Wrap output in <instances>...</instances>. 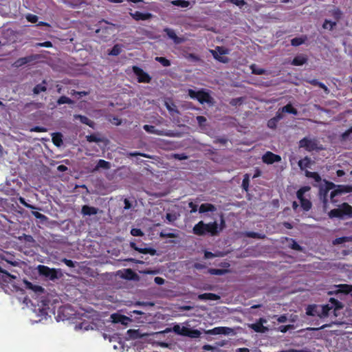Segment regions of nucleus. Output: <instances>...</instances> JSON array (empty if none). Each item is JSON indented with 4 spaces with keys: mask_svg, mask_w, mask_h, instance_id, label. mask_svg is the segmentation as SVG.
Instances as JSON below:
<instances>
[{
    "mask_svg": "<svg viewBox=\"0 0 352 352\" xmlns=\"http://www.w3.org/2000/svg\"><path fill=\"white\" fill-rule=\"evenodd\" d=\"M221 228H219L217 221L205 223L203 221H199L192 228V232L197 236H204L209 234L211 236H216Z\"/></svg>",
    "mask_w": 352,
    "mask_h": 352,
    "instance_id": "obj_1",
    "label": "nucleus"
},
{
    "mask_svg": "<svg viewBox=\"0 0 352 352\" xmlns=\"http://www.w3.org/2000/svg\"><path fill=\"white\" fill-rule=\"evenodd\" d=\"M328 216L330 219L352 218V206L348 203L344 202L340 204L337 208L330 210Z\"/></svg>",
    "mask_w": 352,
    "mask_h": 352,
    "instance_id": "obj_2",
    "label": "nucleus"
},
{
    "mask_svg": "<svg viewBox=\"0 0 352 352\" xmlns=\"http://www.w3.org/2000/svg\"><path fill=\"white\" fill-rule=\"evenodd\" d=\"M116 25L109 23L107 21L102 19L98 23V28L96 30V33L104 41H107L113 34Z\"/></svg>",
    "mask_w": 352,
    "mask_h": 352,
    "instance_id": "obj_3",
    "label": "nucleus"
},
{
    "mask_svg": "<svg viewBox=\"0 0 352 352\" xmlns=\"http://www.w3.org/2000/svg\"><path fill=\"white\" fill-rule=\"evenodd\" d=\"M299 147L305 148L308 152L321 151L322 145L320 144L317 139L305 137L299 141Z\"/></svg>",
    "mask_w": 352,
    "mask_h": 352,
    "instance_id": "obj_4",
    "label": "nucleus"
},
{
    "mask_svg": "<svg viewBox=\"0 0 352 352\" xmlns=\"http://www.w3.org/2000/svg\"><path fill=\"white\" fill-rule=\"evenodd\" d=\"M188 95L190 98L198 100L201 104L210 103L212 100L209 93L205 91L204 89L196 91L192 89H188Z\"/></svg>",
    "mask_w": 352,
    "mask_h": 352,
    "instance_id": "obj_5",
    "label": "nucleus"
},
{
    "mask_svg": "<svg viewBox=\"0 0 352 352\" xmlns=\"http://www.w3.org/2000/svg\"><path fill=\"white\" fill-rule=\"evenodd\" d=\"M39 275L44 276L51 280H54L60 277L61 274H58L60 270L50 268L46 265H39L37 267Z\"/></svg>",
    "mask_w": 352,
    "mask_h": 352,
    "instance_id": "obj_6",
    "label": "nucleus"
},
{
    "mask_svg": "<svg viewBox=\"0 0 352 352\" xmlns=\"http://www.w3.org/2000/svg\"><path fill=\"white\" fill-rule=\"evenodd\" d=\"M331 305L327 304L321 307V310L318 314V316L320 318L327 317L329 314V311L334 309V310H338L342 308V304L341 302L334 298H331L329 300Z\"/></svg>",
    "mask_w": 352,
    "mask_h": 352,
    "instance_id": "obj_7",
    "label": "nucleus"
},
{
    "mask_svg": "<svg viewBox=\"0 0 352 352\" xmlns=\"http://www.w3.org/2000/svg\"><path fill=\"white\" fill-rule=\"evenodd\" d=\"M132 70L138 77V82L149 83L151 81V76L138 66H133Z\"/></svg>",
    "mask_w": 352,
    "mask_h": 352,
    "instance_id": "obj_8",
    "label": "nucleus"
},
{
    "mask_svg": "<svg viewBox=\"0 0 352 352\" xmlns=\"http://www.w3.org/2000/svg\"><path fill=\"white\" fill-rule=\"evenodd\" d=\"M0 284L3 285H8L9 283L12 284L14 282V280L16 279V276L11 275L7 271L2 269L0 266Z\"/></svg>",
    "mask_w": 352,
    "mask_h": 352,
    "instance_id": "obj_9",
    "label": "nucleus"
},
{
    "mask_svg": "<svg viewBox=\"0 0 352 352\" xmlns=\"http://www.w3.org/2000/svg\"><path fill=\"white\" fill-rule=\"evenodd\" d=\"M211 53L213 57L221 63H228V58L227 57H223L221 55L226 54L227 51L223 47H217L215 50H211Z\"/></svg>",
    "mask_w": 352,
    "mask_h": 352,
    "instance_id": "obj_10",
    "label": "nucleus"
},
{
    "mask_svg": "<svg viewBox=\"0 0 352 352\" xmlns=\"http://www.w3.org/2000/svg\"><path fill=\"white\" fill-rule=\"evenodd\" d=\"M262 160L267 164H272L281 160L280 155L273 153L271 151L266 152L262 157Z\"/></svg>",
    "mask_w": 352,
    "mask_h": 352,
    "instance_id": "obj_11",
    "label": "nucleus"
},
{
    "mask_svg": "<svg viewBox=\"0 0 352 352\" xmlns=\"http://www.w3.org/2000/svg\"><path fill=\"white\" fill-rule=\"evenodd\" d=\"M232 331V329L226 327H218L210 329L207 331L208 334L210 335H228Z\"/></svg>",
    "mask_w": 352,
    "mask_h": 352,
    "instance_id": "obj_12",
    "label": "nucleus"
},
{
    "mask_svg": "<svg viewBox=\"0 0 352 352\" xmlns=\"http://www.w3.org/2000/svg\"><path fill=\"white\" fill-rule=\"evenodd\" d=\"M336 188L331 192L330 197L332 202L334 201L333 198L337 195L342 194L343 192H351L350 187L348 186L344 185H338L336 186Z\"/></svg>",
    "mask_w": 352,
    "mask_h": 352,
    "instance_id": "obj_13",
    "label": "nucleus"
},
{
    "mask_svg": "<svg viewBox=\"0 0 352 352\" xmlns=\"http://www.w3.org/2000/svg\"><path fill=\"white\" fill-rule=\"evenodd\" d=\"M130 14L135 21H146L153 17V14L149 12L143 13L139 11H135L133 13L131 12Z\"/></svg>",
    "mask_w": 352,
    "mask_h": 352,
    "instance_id": "obj_14",
    "label": "nucleus"
},
{
    "mask_svg": "<svg viewBox=\"0 0 352 352\" xmlns=\"http://www.w3.org/2000/svg\"><path fill=\"white\" fill-rule=\"evenodd\" d=\"M143 129L148 133L155 134L158 135L170 136L169 133L165 132L164 130L156 129L153 125L145 124Z\"/></svg>",
    "mask_w": 352,
    "mask_h": 352,
    "instance_id": "obj_15",
    "label": "nucleus"
},
{
    "mask_svg": "<svg viewBox=\"0 0 352 352\" xmlns=\"http://www.w3.org/2000/svg\"><path fill=\"white\" fill-rule=\"evenodd\" d=\"M98 211H99L98 208L94 207V206H90L88 205H84V206H82V207L81 208V214L83 216L95 215L98 213Z\"/></svg>",
    "mask_w": 352,
    "mask_h": 352,
    "instance_id": "obj_16",
    "label": "nucleus"
},
{
    "mask_svg": "<svg viewBox=\"0 0 352 352\" xmlns=\"http://www.w3.org/2000/svg\"><path fill=\"white\" fill-rule=\"evenodd\" d=\"M111 318L114 323H120L122 324H126L128 321L130 320L129 317L119 314H113Z\"/></svg>",
    "mask_w": 352,
    "mask_h": 352,
    "instance_id": "obj_17",
    "label": "nucleus"
},
{
    "mask_svg": "<svg viewBox=\"0 0 352 352\" xmlns=\"http://www.w3.org/2000/svg\"><path fill=\"white\" fill-rule=\"evenodd\" d=\"M130 246L133 250L138 251L140 253H142V254H150L151 255H155V254L156 252L155 250L151 248H138L136 245L135 243H134V242H131Z\"/></svg>",
    "mask_w": 352,
    "mask_h": 352,
    "instance_id": "obj_18",
    "label": "nucleus"
},
{
    "mask_svg": "<svg viewBox=\"0 0 352 352\" xmlns=\"http://www.w3.org/2000/svg\"><path fill=\"white\" fill-rule=\"evenodd\" d=\"M197 298L200 300H218L220 296L213 293H204L199 294Z\"/></svg>",
    "mask_w": 352,
    "mask_h": 352,
    "instance_id": "obj_19",
    "label": "nucleus"
},
{
    "mask_svg": "<svg viewBox=\"0 0 352 352\" xmlns=\"http://www.w3.org/2000/svg\"><path fill=\"white\" fill-rule=\"evenodd\" d=\"M307 61V57L305 55L300 54L294 58L292 64L295 66H301Z\"/></svg>",
    "mask_w": 352,
    "mask_h": 352,
    "instance_id": "obj_20",
    "label": "nucleus"
},
{
    "mask_svg": "<svg viewBox=\"0 0 352 352\" xmlns=\"http://www.w3.org/2000/svg\"><path fill=\"white\" fill-rule=\"evenodd\" d=\"M33 60V56H29L18 58L13 64L16 67H21Z\"/></svg>",
    "mask_w": 352,
    "mask_h": 352,
    "instance_id": "obj_21",
    "label": "nucleus"
},
{
    "mask_svg": "<svg viewBox=\"0 0 352 352\" xmlns=\"http://www.w3.org/2000/svg\"><path fill=\"white\" fill-rule=\"evenodd\" d=\"M311 164V158L306 156L303 159L300 160L298 162V165L300 170H305L307 168H310Z\"/></svg>",
    "mask_w": 352,
    "mask_h": 352,
    "instance_id": "obj_22",
    "label": "nucleus"
},
{
    "mask_svg": "<svg viewBox=\"0 0 352 352\" xmlns=\"http://www.w3.org/2000/svg\"><path fill=\"white\" fill-rule=\"evenodd\" d=\"M52 140L53 144L58 147H60L63 144V135L61 133L56 132V133H52Z\"/></svg>",
    "mask_w": 352,
    "mask_h": 352,
    "instance_id": "obj_23",
    "label": "nucleus"
},
{
    "mask_svg": "<svg viewBox=\"0 0 352 352\" xmlns=\"http://www.w3.org/2000/svg\"><path fill=\"white\" fill-rule=\"evenodd\" d=\"M261 322L252 324L251 328L257 333H265L267 331V328L263 325V319H261Z\"/></svg>",
    "mask_w": 352,
    "mask_h": 352,
    "instance_id": "obj_24",
    "label": "nucleus"
},
{
    "mask_svg": "<svg viewBox=\"0 0 352 352\" xmlns=\"http://www.w3.org/2000/svg\"><path fill=\"white\" fill-rule=\"evenodd\" d=\"M75 120H79L82 124L88 125L90 127H93L94 122L89 120L87 116L82 115H74Z\"/></svg>",
    "mask_w": 352,
    "mask_h": 352,
    "instance_id": "obj_25",
    "label": "nucleus"
},
{
    "mask_svg": "<svg viewBox=\"0 0 352 352\" xmlns=\"http://www.w3.org/2000/svg\"><path fill=\"white\" fill-rule=\"evenodd\" d=\"M46 84H47V82L45 80H43L42 81V83L41 84H38L36 85L34 88H33V93L34 94H40L41 92H44L47 90V87H46Z\"/></svg>",
    "mask_w": 352,
    "mask_h": 352,
    "instance_id": "obj_26",
    "label": "nucleus"
},
{
    "mask_svg": "<svg viewBox=\"0 0 352 352\" xmlns=\"http://www.w3.org/2000/svg\"><path fill=\"white\" fill-rule=\"evenodd\" d=\"M214 206L211 204H202L199 208V212L200 213L212 212L214 210Z\"/></svg>",
    "mask_w": 352,
    "mask_h": 352,
    "instance_id": "obj_27",
    "label": "nucleus"
},
{
    "mask_svg": "<svg viewBox=\"0 0 352 352\" xmlns=\"http://www.w3.org/2000/svg\"><path fill=\"white\" fill-rule=\"evenodd\" d=\"M319 311H318L317 305H309L306 309V314L308 316H318V314H319Z\"/></svg>",
    "mask_w": 352,
    "mask_h": 352,
    "instance_id": "obj_28",
    "label": "nucleus"
},
{
    "mask_svg": "<svg viewBox=\"0 0 352 352\" xmlns=\"http://www.w3.org/2000/svg\"><path fill=\"white\" fill-rule=\"evenodd\" d=\"M110 167L111 164L109 162L104 160H99L94 170H98L99 168L109 169Z\"/></svg>",
    "mask_w": 352,
    "mask_h": 352,
    "instance_id": "obj_29",
    "label": "nucleus"
},
{
    "mask_svg": "<svg viewBox=\"0 0 352 352\" xmlns=\"http://www.w3.org/2000/svg\"><path fill=\"white\" fill-rule=\"evenodd\" d=\"M281 111L282 112H285V113H291V114H293L294 116H296L298 114V111L296 109H295L292 104L289 103V104H287L286 105H285L282 109H281Z\"/></svg>",
    "mask_w": 352,
    "mask_h": 352,
    "instance_id": "obj_30",
    "label": "nucleus"
},
{
    "mask_svg": "<svg viewBox=\"0 0 352 352\" xmlns=\"http://www.w3.org/2000/svg\"><path fill=\"white\" fill-rule=\"evenodd\" d=\"M311 189V188L308 186H302L301 187L298 191L296 192V197L299 199L300 201L301 200L305 199L304 195L306 192L309 191Z\"/></svg>",
    "mask_w": 352,
    "mask_h": 352,
    "instance_id": "obj_31",
    "label": "nucleus"
},
{
    "mask_svg": "<svg viewBox=\"0 0 352 352\" xmlns=\"http://www.w3.org/2000/svg\"><path fill=\"white\" fill-rule=\"evenodd\" d=\"M305 175L308 178H311L315 180L316 182H320L321 181V177L317 172H311L307 170H305Z\"/></svg>",
    "mask_w": 352,
    "mask_h": 352,
    "instance_id": "obj_32",
    "label": "nucleus"
},
{
    "mask_svg": "<svg viewBox=\"0 0 352 352\" xmlns=\"http://www.w3.org/2000/svg\"><path fill=\"white\" fill-rule=\"evenodd\" d=\"M339 291L340 293L349 294L352 293V285L342 284L339 285Z\"/></svg>",
    "mask_w": 352,
    "mask_h": 352,
    "instance_id": "obj_33",
    "label": "nucleus"
},
{
    "mask_svg": "<svg viewBox=\"0 0 352 352\" xmlns=\"http://www.w3.org/2000/svg\"><path fill=\"white\" fill-rule=\"evenodd\" d=\"M26 288L33 290L35 292H43L44 289L39 285H34L29 281H25Z\"/></svg>",
    "mask_w": 352,
    "mask_h": 352,
    "instance_id": "obj_34",
    "label": "nucleus"
},
{
    "mask_svg": "<svg viewBox=\"0 0 352 352\" xmlns=\"http://www.w3.org/2000/svg\"><path fill=\"white\" fill-rule=\"evenodd\" d=\"M340 140L342 142L352 140V126L340 135Z\"/></svg>",
    "mask_w": 352,
    "mask_h": 352,
    "instance_id": "obj_35",
    "label": "nucleus"
},
{
    "mask_svg": "<svg viewBox=\"0 0 352 352\" xmlns=\"http://www.w3.org/2000/svg\"><path fill=\"white\" fill-rule=\"evenodd\" d=\"M307 40V36L304 37H295L291 40V44L292 46H299L303 44Z\"/></svg>",
    "mask_w": 352,
    "mask_h": 352,
    "instance_id": "obj_36",
    "label": "nucleus"
},
{
    "mask_svg": "<svg viewBox=\"0 0 352 352\" xmlns=\"http://www.w3.org/2000/svg\"><path fill=\"white\" fill-rule=\"evenodd\" d=\"M164 31L166 32L168 37L173 39L176 43H179L181 42L180 39L173 30L166 28Z\"/></svg>",
    "mask_w": 352,
    "mask_h": 352,
    "instance_id": "obj_37",
    "label": "nucleus"
},
{
    "mask_svg": "<svg viewBox=\"0 0 352 352\" xmlns=\"http://www.w3.org/2000/svg\"><path fill=\"white\" fill-rule=\"evenodd\" d=\"M300 203L302 210L305 212L309 211L312 207V204H311V201L307 199L301 200V201H300Z\"/></svg>",
    "mask_w": 352,
    "mask_h": 352,
    "instance_id": "obj_38",
    "label": "nucleus"
},
{
    "mask_svg": "<svg viewBox=\"0 0 352 352\" xmlns=\"http://www.w3.org/2000/svg\"><path fill=\"white\" fill-rule=\"evenodd\" d=\"M324 182H325V186L324 188L321 187L320 188V194H322V191L329 192V190L336 188V185L333 182L326 181V180H324Z\"/></svg>",
    "mask_w": 352,
    "mask_h": 352,
    "instance_id": "obj_39",
    "label": "nucleus"
},
{
    "mask_svg": "<svg viewBox=\"0 0 352 352\" xmlns=\"http://www.w3.org/2000/svg\"><path fill=\"white\" fill-rule=\"evenodd\" d=\"M122 52V47L119 44H116L109 52L108 54L111 56H118Z\"/></svg>",
    "mask_w": 352,
    "mask_h": 352,
    "instance_id": "obj_40",
    "label": "nucleus"
},
{
    "mask_svg": "<svg viewBox=\"0 0 352 352\" xmlns=\"http://www.w3.org/2000/svg\"><path fill=\"white\" fill-rule=\"evenodd\" d=\"M228 272L227 270L224 269H216V268H210L208 270V273L211 275H223Z\"/></svg>",
    "mask_w": 352,
    "mask_h": 352,
    "instance_id": "obj_41",
    "label": "nucleus"
},
{
    "mask_svg": "<svg viewBox=\"0 0 352 352\" xmlns=\"http://www.w3.org/2000/svg\"><path fill=\"white\" fill-rule=\"evenodd\" d=\"M172 4L181 8H188L190 6V2L186 0H174Z\"/></svg>",
    "mask_w": 352,
    "mask_h": 352,
    "instance_id": "obj_42",
    "label": "nucleus"
},
{
    "mask_svg": "<svg viewBox=\"0 0 352 352\" xmlns=\"http://www.w3.org/2000/svg\"><path fill=\"white\" fill-rule=\"evenodd\" d=\"M74 103V101L70 99L69 98L65 96H60L58 100H57V104L60 105V104H73Z\"/></svg>",
    "mask_w": 352,
    "mask_h": 352,
    "instance_id": "obj_43",
    "label": "nucleus"
},
{
    "mask_svg": "<svg viewBox=\"0 0 352 352\" xmlns=\"http://www.w3.org/2000/svg\"><path fill=\"white\" fill-rule=\"evenodd\" d=\"M336 25V22H333L330 20L325 19L322 24V28L324 29H328L329 30H332Z\"/></svg>",
    "mask_w": 352,
    "mask_h": 352,
    "instance_id": "obj_44",
    "label": "nucleus"
},
{
    "mask_svg": "<svg viewBox=\"0 0 352 352\" xmlns=\"http://www.w3.org/2000/svg\"><path fill=\"white\" fill-rule=\"evenodd\" d=\"M155 60L162 64L164 67H168L170 65V61L165 57L157 56Z\"/></svg>",
    "mask_w": 352,
    "mask_h": 352,
    "instance_id": "obj_45",
    "label": "nucleus"
},
{
    "mask_svg": "<svg viewBox=\"0 0 352 352\" xmlns=\"http://www.w3.org/2000/svg\"><path fill=\"white\" fill-rule=\"evenodd\" d=\"M19 203L21 204H22L23 206H24L25 207L29 208V209H32V210H34V209H37V210H41L39 208H36V206H33V205H31V204H29L26 202L25 199L22 197H19L18 199Z\"/></svg>",
    "mask_w": 352,
    "mask_h": 352,
    "instance_id": "obj_46",
    "label": "nucleus"
},
{
    "mask_svg": "<svg viewBox=\"0 0 352 352\" xmlns=\"http://www.w3.org/2000/svg\"><path fill=\"white\" fill-rule=\"evenodd\" d=\"M349 241H350V237H348V236L338 237L333 241V245H340V244L344 243L345 242H348Z\"/></svg>",
    "mask_w": 352,
    "mask_h": 352,
    "instance_id": "obj_47",
    "label": "nucleus"
},
{
    "mask_svg": "<svg viewBox=\"0 0 352 352\" xmlns=\"http://www.w3.org/2000/svg\"><path fill=\"white\" fill-rule=\"evenodd\" d=\"M225 2L231 3L239 8H241L247 4L245 0H226Z\"/></svg>",
    "mask_w": 352,
    "mask_h": 352,
    "instance_id": "obj_48",
    "label": "nucleus"
},
{
    "mask_svg": "<svg viewBox=\"0 0 352 352\" xmlns=\"http://www.w3.org/2000/svg\"><path fill=\"white\" fill-rule=\"evenodd\" d=\"M201 336V332L197 329H189V333L188 337L192 338H197Z\"/></svg>",
    "mask_w": 352,
    "mask_h": 352,
    "instance_id": "obj_49",
    "label": "nucleus"
},
{
    "mask_svg": "<svg viewBox=\"0 0 352 352\" xmlns=\"http://www.w3.org/2000/svg\"><path fill=\"white\" fill-rule=\"evenodd\" d=\"M246 236L253 239H263L265 237V235H262L255 232H248L246 233Z\"/></svg>",
    "mask_w": 352,
    "mask_h": 352,
    "instance_id": "obj_50",
    "label": "nucleus"
},
{
    "mask_svg": "<svg viewBox=\"0 0 352 352\" xmlns=\"http://www.w3.org/2000/svg\"><path fill=\"white\" fill-rule=\"evenodd\" d=\"M25 19L28 22H30L32 23H35L38 21V17L33 14H28L25 16Z\"/></svg>",
    "mask_w": 352,
    "mask_h": 352,
    "instance_id": "obj_51",
    "label": "nucleus"
},
{
    "mask_svg": "<svg viewBox=\"0 0 352 352\" xmlns=\"http://www.w3.org/2000/svg\"><path fill=\"white\" fill-rule=\"evenodd\" d=\"M86 140L89 142H100L101 140L95 134H91L86 136Z\"/></svg>",
    "mask_w": 352,
    "mask_h": 352,
    "instance_id": "obj_52",
    "label": "nucleus"
},
{
    "mask_svg": "<svg viewBox=\"0 0 352 352\" xmlns=\"http://www.w3.org/2000/svg\"><path fill=\"white\" fill-rule=\"evenodd\" d=\"M252 72V74H256V75H262L264 74L265 71V69L262 68H256L255 65H252L251 66Z\"/></svg>",
    "mask_w": 352,
    "mask_h": 352,
    "instance_id": "obj_53",
    "label": "nucleus"
},
{
    "mask_svg": "<svg viewBox=\"0 0 352 352\" xmlns=\"http://www.w3.org/2000/svg\"><path fill=\"white\" fill-rule=\"evenodd\" d=\"M32 214L35 218L40 219L41 221H45L47 219V217L45 215H44L37 211H32Z\"/></svg>",
    "mask_w": 352,
    "mask_h": 352,
    "instance_id": "obj_54",
    "label": "nucleus"
},
{
    "mask_svg": "<svg viewBox=\"0 0 352 352\" xmlns=\"http://www.w3.org/2000/svg\"><path fill=\"white\" fill-rule=\"evenodd\" d=\"M219 256H221V254L219 252V253H212L209 251H206L204 252V258H207V259L212 258Z\"/></svg>",
    "mask_w": 352,
    "mask_h": 352,
    "instance_id": "obj_55",
    "label": "nucleus"
},
{
    "mask_svg": "<svg viewBox=\"0 0 352 352\" xmlns=\"http://www.w3.org/2000/svg\"><path fill=\"white\" fill-rule=\"evenodd\" d=\"M131 234L134 236H142L144 235V232L139 228H132Z\"/></svg>",
    "mask_w": 352,
    "mask_h": 352,
    "instance_id": "obj_56",
    "label": "nucleus"
},
{
    "mask_svg": "<svg viewBox=\"0 0 352 352\" xmlns=\"http://www.w3.org/2000/svg\"><path fill=\"white\" fill-rule=\"evenodd\" d=\"M292 243L290 245V248L292 250H297V251H301L302 250V247L294 239H291Z\"/></svg>",
    "mask_w": 352,
    "mask_h": 352,
    "instance_id": "obj_57",
    "label": "nucleus"
},
{
    "mask_svg": "<svg viewBox=\"0 0 352 352\" xmlns=\"http://www.w3.org/2000/svg\"><path fill=\"white\" fill-rule=\"evenodd\" d=\"M293 327L292 324L281 325L278 328V330L282 333H285L288 330L293 329Z\"/></svg>",
    "mask_w": 352,
    "mask_h": 352,
    "instance_id": "obj_58",
    "label": "nucleus"
},
{
    "mask_svg": "<svg viewBox=\"0 0 352 352\" xmlns=\"http://www.w3.org/2000/svg\"><path fill=\"white\" fill-rule=\"evenodd\" d=\"M242 187L245 190H248L249 188V177L248 175H245V177L242 182Z\"/></svg>",
    "mask_w": 352,
    "mask_h": 352,
    "instance_id": "obj_59",
    "label": "nucleus"
},
{
    "mask_svg": "<svg viewBox=\"0 0 352 352\" xmlns=\"http://www.w3.org/2000/svg\"><path fill=\"white\" fill-rule=\"evenodd\" d=\"M277 122L276 121V120H274L273 118L270 119L268 121H267V126L270 128V129H274L276 128V126H277Z\"/></svg>",
    "mask_w": 352,
    "mask_h": 352,
    "instance_id": "obj_60",
    "label": "nucleus"
},
{
    "mask_svg": "<svg viewBox=\"0 0 352 352\" xmlns=\"http://www.w3.org/2000/svg\"><path fill=\"white\" fill-rule=\"evenodd\" d=\"M196 120L200 126H204L207 121L206 118L203 116H197Z\"/></svg>",
    "mask_w": 352,
    "mask_h": 352,
    "instance_id": "obj_61",
    "label": "nucleus"
},
{
    "mask_svg": "<svg viewBox=\"0 0 352 352\" xmlns=\"http://www.w3.org/2000/svg\"><path fill=\"white\" fill-rule=\"evenodd\" d=\"M53 46L51 41H45L43 43H38L36 44V47H52Z\"/></svg>",
    "mask_w": 352,
    "mask_h": 352,
    "instance_id": "obj_62",
    "label": "nucleus"
},
{
    "mask_svg": "<svg viewBox=\"0 0 352 352\" xmlns=\"http://www.w3.org/2000/svg\"><path fill=\"white\" fill-rule=\"evenodd\" d=\"M62 261L68 267H75L74 262L70 259L63 258Z\"/></svg>",
    "mask_w": 352,
    "mask_h": 352,
    "instance_id": "obj_63",
    "label": "nucleus"
},
{
    "mask_svg": "<svg viewBox=\"0 0 352 352\" xmlns=\"http://www.w3.org/2000/svg\"><path fill=\"white\" fill-rule=\"evenodd\" d=\"M190 328L186 327H182L181 331L179 332V335L188 336Z\"/></svg>",
    "mask_w": 352,
    "mask_h": 352,
    "instance_id": "obj_64",
    "label": "nucleus"
}]
</instances>
